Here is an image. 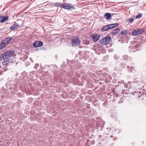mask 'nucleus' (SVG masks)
I'll use <instances>...</instances> for the list:
<instances>
[{
	"mask_svg": "<svg viewBox=\"0 0 146 146\" xmlns=\"http://www.w3.org/2000/svg\"><path fill=\"white\" fill-rule=\"evenodd\" d=\"M100 37V34H93L91 35L93 41L94 42H96L98 40Z\"/></svg>",
	"mask_w": 146,
	"mask_h": 146,
	"instance_id": "obj_5",
	"label": "nucleus"
},
{
	"mask_svg": "<svg viewBox=\"0 0 146 146\" xmlns=\"http://www.w3.org/2000/svg\"><path fill=\"white\" fill-rule=\"evenodd\" d=\"M120 31V29L119 28H117L114 30H113L111 33L113 35H115L117 33Z\"/></svg>",
	"mask_w": 146,
	"mask_h": 146,
	"instance_id": "obj_13",
	"label": "nucleus"
},
{
	"mask_svg": "<svg viewBox=\"0 0 146 146\" xmlns=\"http://www.w3.org/2000/svg\"><path fill=\"white\" fill-rule=\"evenodd\" d=\"M8 19L7 17L2 16L1 23H4Z\"/></svg>",
	"mask_w": 146,
	"mask_h": 146,
	"instance_id": "obj_12",
	"label": "nucleus"
},
{
	"mask_svg": "<svg viewBox=\"0 0 146 146\" xmlns=\"http://www.w3.org/2000/svg\"><path fill=\"white\" fill-rule=\"evenodd\" d=\"M134 83L135 84V82H134Z\"/></svg>",
	"mask_w": 146,
	"mask_h": 146,
	"instance_id": "obj_35",
	"label": "nucleus"
},
{
	"mask_svg": "<svg viewBox=\"0 0 146 146\" xmlns=\"http://www.w3.org/2000/svg\"><path fill=\"white\" fill-rule=\"evenodd\" d=\"M111 25V24L108 25V27L109 28V29L113 28L114 26H112V25Z\"/></svg>",
	"mask_w": 146,
	"mask_h": 146,
	"instance_id": "obj_24",
	"label": "nucleus"
},
{
	"mask_svg": "<svg viewBox=\"0 0 146 146\" xmlns=\"http://www.w3.org/2000/svg\"><path fill=\"white\" fill-rule=\"evenodd\" d=\"M124 57H125V58H127L128 57V56L127 55L125 56H123V58H124Z\"/></svg>",
	"mask_w": 146,
	"mask_h": 146,
	"instance_id": "obj_28",
	"label": "nucleus"
},
{
	"mask_svg": "<svg viewBox=\"0 0 146 146\" xmlns=\"http://www.w3.org/2000/svg\"><path fill=\"white\" fill-rule=\"evenodd\" d=\"M43 44V43L41 41H37L34 42L33 45L36 48L42 46Z\"/></svg>",
	"mask_w": 146,
	"mask_h": 146,
	"instance_id": "obj_7",
	"label": "nucleus"
},
{
	"mask_svg": "<svg viewBox=\"0 0 146 146\" xmlns=\"http://www.w3.org/2000/svg\"><path fill=\"white\" fill-rule=\"evenodd\" d=\"M104 17H106L107 19H110L111 17V14L109 13H106L104 15Z\"/></svg>",
	"mask_w": 146,
	"mask_h": 146,
	"instance_id": "obj_9",
	"label": "nucleus"
},
{
	"mask_svg": "<svg viewBox=\"0 0 146 146\" xmlns=\"http://www.w3.org/2000/svg\"><path fill=\"white\" fill-rule=\"evenodd\" d=\"M75 9L74 7H71V8L70 7V9Z\"/></svg>",
	"mask_w": 146,
	"mask_h": 146,
	"instance_id": "obj_29",
	"label": "nucleus"
},
{
	"mask_svg": "<svg viewBox=\"0 0 146 146\" xmlns=\"http://www.w3.org/2000/svg\"><path fill=\"white\" fill-rule=\"evenodd\" d=\"M5 46V43L3 42H2L1 44H0V49L3 48Z\"/></svg>",
	"mask_w": 146,
	"mask_h": 146,
	"instance_id": "obj_16",
	"label": "nucleus"
},
{
	"mask_svg": "<svg viewBox=\"0 0 146 146\" xmlns=\"http://www.w3.org/2000/svg\"><path fill=\"white\" fill-rule=\"evenodd\" d=\"M108 29H109V28L108 27V25H106L103 27L102 29V31H104Z\"/></svg>",
	"mask_w": 146,
	"mask_h": 146,
	"instance_id": "obj_14",
	"label": "nucleus"
},
{
	"mask_svg": "<svg viewBox=\"0 0 146 146\" xmlns=\"http://www.w3.org/2000/svg\"><path fill=\"white\" fill-rule=\"evenodd\" d=\"M138 46V45L136 44L134 46L133 48H136Z\"/></svg>",
	"mask_w": 146,
	"mask_h": 146,
	"instance_id": "obj_26",
	"label": "nucleus"
},
{
	"mask_svg": "<svg viewBox=\"0 0 146 146\" xmlns=\"http://www.w3.org/2000/svg\"><path fill=\"white\" fill-rule=\"evenodd\" d=\"M15 53V51L13 50L6 52L1 55L0 59L1 60H4L5 59L9 58L13 56Z\"/></svg>",
	"mask_w": 146,
	"mask_h": 146,
	"instance_id": "obj_1",
	"label": "nucleus"
},
{
	"mask_svg": "<svg viewBox=\"0 0 146 146\" xmlns=\"http://www.w3.org/2000/svg\"><path fill=\"white\" fill-rule=\"evenodd\" d=\"M80 41L78 38H73L72 39V43L73 46H76L79 45Z\"/></svg>",
	"mask_w": 146,
	"mask_h": 146,
	"instance_id": "obj_4",
	"label": "nucleus"
},
{
	"mask_svg": "<svg viewBox=\"0 0 146 146\" xmlns=\"http://www.w3.org/2000/svg\"><path fill=\"white\" fill-rule=\"evenodd\" d=\"M19 27V25L14 24L10 27V29L11 30H13L16 29L17 28H18Z\"/></svg>",
	"mask_w": 146,
	"mask_h": 146,
	"instance_id": "obj_10",
	"label": "nucleus"
},
{
	"mask_svg": "<svg viewBox=\"0 0 146 146\" xmlns=\"http://www.w3.org/2000/svg\"><path fill=\"white\" fill-rule=\"evenodd\" d=\"M62 7L63 8H64L66 9H70V6L69 7H68V6H67L66 5L64 4H62Z\"/></svg>",
	"mask_w": 146,
	"mask_h": 146,
	"instance_id": "obj_18",
	"label": "nucleus"
},
{
	"mask_svg": "<svg viewBox=\"0 0 146 146\" xmlns=\"http://www.w3.org/2000/svg\"><path fill=\"white\" fill-rule=\"evenodd\" d=\"M101 135H99V137H101Z\"/></svg>",
	"mask_w": 146,
	"mask_h": 146,
	"instance_id": "obj_34",
	"label": "nucleus"
},
{
	"mask_svg": "<svg viewBox=\"0 0 146 146\" xmlns=\"http://www.w3.org/2000/svg\"><path fill=\"white\" fill-rule=\"evenodd\" d=\"M7 60H6L4 61L3 62L4 66H6L8 64H11L12 63H13L14 62V61L13 60L11 59L10 58H7Z\"/></svg>",
	"mask_w": 146,
	"mask_h": 146,
	"instance_id": "obj_6",
	"label": "nucleus"
},
{
	"mask_svg": "<svg viewBox=\"0 0 146 146\" xmlns=\"http://www.w3.org/2000/svg\"><path fill=\"white\" fill-rule=\"evenodd\" d=\"M107 129H109V128H107Z\"/></svg>",
	"mask_w": 146,
	"mask_h": 146,
	"instance_id": "obj_36",
	"label": "nucleus"
},
{
	"mask_svg": "<svg viewBox=\"0 0 146 146\" xmlns=\"http://www.w3.org/2000/svg\"><path fill=\"white\" fill-rule=\"evenodd\" d=\"M111 40V38L110 36H107L102 39L100 41V44L103 45L109 44Z\"/></svg>",
	"mask_w": 146,
	"mask_h": 146,
	"instance_id": "obj_2",
	"label": "nucleus"
},
{
	"mask_svg": "<svg viewBox=\"0 0 146 146\" xmlns=\"http://www.w3.org/2000/svg\"><path fill=\"white\" fill-rule=\"evenodd\" d=\"M12 39V38L11 37L7 38L4 39V42L5 43V44H7L10 42V40H11Z\"/></svg>",
	"mask_w": 146,
	"mask_h": 146,
	"instance_id": "obj_11",
	"label": "nucleus"
},
{
	"mask_svg": "<svg viewBox=\"0 0 146 146\" xmlns=\"http://www.w3.org/2000/svg\"><path fill=\"white\" fill-rule=\"evenodd\" d=\"M7 70H8V69H7V70L6 69L5 70H5V71Z\"/></svg>",
	"mask_w": 146,
	"mask_h": 146,
	"instance_id": "obj_33",
	"label": "nucleus"
},
{
	"mask_svg": "<svg viewBox=\"0 0 146 146\" xmlns=\"http://www.w3.org/2000/svg\"><path fill=\"white\" fill-rule=\"evenodd\" d=\"M138 92H132L131 93L133 94L134 95H135L137 94V93H138Z\"/></svg>",
	"mask_w": 146,
	"mask_h": 146,
	"instance_id": "obj_25",
	"label": "nucleus"
},
{
	"mask_svg": "<svg viewBox=\"0 0 146 146\" xmlns=\"http://www.w3.org/2000/svg\"><path fill=\"white\" fill-rule=\"evenodd\" d=\"M131 83L130 82H128V83L127 84L126 86V87L128 88H130L131 87Z\"/></svg>",
	"mask_w": 146,
	"mask_h": 146,
	"instance_id": "obj_17",
	"label": "nucleus"
},
{
	"mask_svg": "<svg viewBox=\"0 0 146 146\" xmlns=\"http://www.w3.org/2000/svg\"><path fill=\"white\" fill-rule=\"evenodd\" d=\"M118 86L121 87H122V88L125 87V84L124 83V81L123 80H121L118 82Z\"/></svg>",
	"mask_w": 146,
	"mask_h": 146,
	"instance_id": "obj_8",
	"label": "nucleus"
},
{
	"mask_svg": "<svg viewBox=\"0 0 146 146\" xmlns=\"http://www.w3.org/2000/svg\"><path fill=\"white\" fill-rule=\"evenodd\" d=\"M3 72L1 71L0 70V75L2 74Z\"/></svg>",
	"mask_w": 146,
	"mask_h": 146,
	"instance_id": "obj_30",
	"label": "nucleus"
},
{
	"mask_svg": "<svg viewBox=\"0 0 146 146\" xmlns=\"http://www.w3.org/2000/svg\"><path fill=\"white\" fill-rule=\"evenodd\" d=\"M111 138H112L113 137V135H111L110 137Z\"/></svg>",
	"mask_w": 146,
	"mask_h": 146,
	"instance_id": "obj_32",
	"label": "nucleus"
},
{
	"mask_svg": "<svg viewBox=\"0 0 146 146\" xmlns=\"http://www.w3.org/2000/svg\"><path fill=\"white\" fill-rule=\"evenodd\" d=\"M142 15L141 13H139V14H138L136 16V19H138L139 18H140L142 16Z\"/></svg>",
	"mask_w": 146,
	"mask_h": 146,
	"instance_id": "obj_20",
	"label": "nucleus"
},
{
	"mask_svg": "<svg viewBox=\"0 0 146 146\" xmlns=\"http://www.w3.org/2000/svg\"><path fill=\"white\" fill-rule=\"evenodd\" d=\"M2 16H0V23H1Z\"/></svg>",
	"mask_w": 146,
	"mask_h": 146,
	"instance_id": "obj_27",
	"label": "nucleus"
},
{
	"mask_svg": "<svg viewBox=\"0 0 146 146\" xmlns=\"http://www.w3.org/2000/svg\"><path fill=\"white\" fill-rule=\"evenodd\" d=\"M127 67L129 68V72H131L133 69V67L132 66H131L130 68H129V66H127Z\"/></svg>",
	"mask_w": 146,
	"mask_h": 146,
	"instance_id": "obj_23",
	"label": "nucleus"
},
{
	"mask_svg": "<svg viewBox=\"0 0 146 146\" xmlns=\"http://www.w3.org/2000/svg\"><path fill=\"white\" fill-rule=\"evenodd\" d=\"M145 95H146V91H145Z\"/></svg>",
	"mask_w": 146,
	"mask_h": 146,
	"instance_id": "obj_31",
	"label": "nucleus"
},
{
	"mask_svg": "<svg viewBox=\"0 0 146 146\" xmlns=\"http://www.w3.org/2000/svg\"><path fill=\"white\" fill-rule=\"evenodd\" d=\"M119 25V24L118 23H115L113 24H111V25L112 26H114L113 28L117 26H118Z\"/></svg>",
	"mask_w": 146,
	"mask_h": 146,
	"instance_id": "obj_22",
	"label": "nucleus"
},
{
	"mask_svg": "<svg viewBox=\"0 0 146 146\" xmlns=\"http://www.w3.org/2000/svg\"><path fill=\"white\" fill-rule=\"evenodd\" d=\"M144 31L143 29H136L134 30L132 33V35L133 36L139 35L144 33Z\"/></svg>",
	"mask_w": 146,
	"mask_h": 146,
	"instance_id": "obj_3",
	"label": "nucleus"
},
{
	"mask_svg": "<svg viewBox=\"0 0 146 146\" xmlns=\"http://www.w3.org/2000/svg\"><path fill=\"white\" fill-rule=\"evenodd\" d=\"M127 30H122L121 31V33L122 35H124L126 33H127Z\"/></svg>",
	"mask_w": 146,
	"mask_h": 146,
	"instance_id": "obj_19",
	"label": "nucleus"
},
{
	"mask_svg": "<svg viewBox=\"0 0 146 146\" xmlns=\"http://www.w3.org/2000/svg\"><path fill=\"white\" fill-rule=\"evenodd\" d=\"M133 19L132 18H131L127 19L126 21V22L129 24L130 23H132L133 22Z\"/></svg>",
	"mask_w": 146,
	"mask_h": 146,
	"instance_id": "obj_15",
	"label": "nucleus"
},
{
	"mask_svg": "<svg viewBox=\"0 0 146 146\" xmlns=\"http://www.w3.org/2000/svg\"><path fill=\"white\" fill-rule=\"evenodd\" d=\"M114 57L115 59L117 60L119 58V56L118 55L116 54L114 55Z\"/></svg>",
	"mask_w": 146,
	"mask_h": 146,
	"instance_id": "obj_21",
	"label": "nucleus"
}]
</instances>
